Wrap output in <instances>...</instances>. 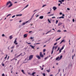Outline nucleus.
I'll return each mask as SVG.
<instances>
[{
	"mask_svg": "<svg viewBox=\"0 0 76 76\" xmlns=\"http://www.w3.org/2000/svg\"><path fill=\"white\" fill-rule=\"evenodd\" d=\"M60 15H62V13L61 12H60V13H59Z\"/></svg>",
	"mask_w": 76,
	"mask_h": 76,
	"instance_id": "nucleus-59",
	"label": "nucleus"
},
{
	"mask_svg": "<svg viewBox=\"0 0 76 76\" xmlns=\"http://www.w3.org/2000/svg\"><path fill=\"white\" fill-rule=\"evenodd\" d=\"M54 16V14H52L50 15L49 16Z\"/></svg>",
	"mask_w": 76,
	"mask_h": 76,
	"instance_id": "nucleus-31",
	"label": "nucleus"
},
{
	"mask_svg": "<svg viewBox=\"0 0 76 76\" xmlns=\"http://www.w3.org/2000/svg\"><path fill=\"white\" fill-rule=\"evenodd\" d=\"M58 73H59V72H60V69H59L58 70Z\"/></svg>",
	"mask_w": 76,
	"mask_h": 76,
	"instance_id": "nucleus-44",
	"label": "nucleus"
},
{
	"mask_svg": "<svg viewBox=\"0 0 76 76\" xmlns=\"http://www.w3.org/2000/svg\"><path fill=\"white\" fill-rule=\"evenodd\" d=\"M51 32V30L49 31H48V32L49 33V32Z\"/></svg>",
	"mask_w": 76,
	"mask_h": 76,
	"instance_id": "nucleus-53",
	"label": "nucleus"
},
{
	"mask_svg": "<svg viewBox=\"0 0 76 76\" xmlns=\"http://www.w3.org/2000/svg\"><path fill=\"white\" fill-rule=\"evenodd\" d=\"M57 32H61V30H58L57 31Z\"/></svg>",
	"mask_w": 76,
	"mask_h": 76,
	"instance_id": "nucleus-39",
	"label": "nucleus"
},
{
	"mask_svg": "<svg viewBox=\"0 0 76 76\" xmlns=\"http://www.w3.org/2000/svg\"><path fill=\"white\" fill-rule=\"evenodd\" d=\"M58 6H60V4H58Z\"/></svg>",
	"mask_w": 76,
	"mask_h": 76,
	"instance_id": "nucleus-62",
	"label": "nucleus"
},
{
	"mask_svg": "<svg viewBox=\"0 0 76 76\" xmlns=\"http://www.w3.org/2000/svg\"><path fill=\"white\" fill-rule=\"evenodd\" d=\"M39 56L40 57H42V58H43V57H44V55H42V52H40Z\"/></svg>",
	"mask_w": 76,
	"mask_h": 76,
	"instance_id": "nucleus-3",
	"label": "nucleus"
},
{
	"mask_svg": "<svg viewBox=\"0 0 76 76\" xmlns=\"http://www.w3.org/2000/svg\"><path fill=\"white\" fill-rule=\"evenodd\" d=\"M62 16H64V14H63L62 15Z\"/></svg>",
	"mask_w": 76,
	"mask_h": 76,
	"instance_id": "nucleus-63",
	"label": "nucleus"
},
{
	"mask_svg": "<svg viewBox=\"0 0 76 76\" xmlns=\"http://www.w3.org/2000/svg\"><path fill=\"white\" fill-rule=\"evenodd\" d=\"M57 46H56L55 47V50H56V48H57Z\"/></svg>",
	"mask_w": 76,
	"mask_h": 76,
	"instance_id": "nucleus-41",
	"label": "nucleus"
},
{
	"mask_svg": "<svg viewBox=\"0 0 76 76\" xmlns=\"http://www.w3.org/2000/svg\"><path fill=\"white\" fill-rule=\"evenodd\" d=\"M74 56H75V54H74V55H72V59L73 60V57H74Z\"/></svg>",
	"mask_w": 76,
	"mask_h": 76,
	"instance_id": "nucleus-28",
	"label": "nucleus"
},
{
	"mask_svg": "<svg viewBox=\"0 0 76 76\" xmlns=\"http://www.w3.org/2000/svg\"><path fill=\"white\" fill-rule=\"evenodd\" d=\"M17 39H15V41L14 42V44H15V45H17V44H18L17 43H16L17 42V41H16Z\"/></svg>",
	"mask_w": 76,
	"mask_h": 76,
	"instance_id": "nucleus-5",
	"label": "nucleus"
},
{
	"mask_svg": "<svg viewBox=\"0 0 76 76\" xmlns=\"http://www.w3.org/2000/svg\"><path fill=\"white\" fill-rule=\"evenodd\" d=\"M48 57L45 58V60H47V58H48Z\"/></svg>",
	"mask_w": 76,
	"mask_h": 76,
	"instance_id": "nucleus-29",
	"label": "nucleus"
},
{
	"mask_svg": "<svg viewBox=\"0 0 76 76\" xmlns=\"http://www.w3.org/2000/svg\"><path fill=\"white\" fill-rule=\"evenodd\" d=\"M28 44H31V43H27Z\"/></svg>",
	"mask_w": 76,
	"mask_h": 76,
	"instance_id": "nucleus-48",
	"label": "nucleus"
},
{
	"mask_svg": "<svg viewBox=\"0 0 76 76\" xmlns=\"http://www.w3.org/2000/svg\"><path fill=\"white\" fill-rule=\"evenodd\" d=\"M22 53H21L19 55H18L16 56V58H18V57H20L21 56V55H22Z\"/></svg>",
	"mask_w": 76,
	"mask_h": 76,
	"instance_id": "nucleus-6",
	"label": "nucleus"
},
{
	"mask_svg": "<svg viewBox=\"0 0 76 76\" xmlns=\"http://www.w3.org/2000/svg\"><path fill=\"white\" fill-rule=\"evenodd\" d=\"M43 76H45V73H44L43 74Z\"/></svg>",
	"mask_w": 76,
	"mask_h": 76,
	"instance_id": "nucleus-42",
	"label": "nucleus"
},
{
	"mask_svg": "<svg viewBox=\"0 0 76 76\" xmlns=\"http://www.w3.org/2000/svg\"><path fill=\"white\" fill-rule=\"evenodd\" d=\"M22 15V14H18L16 15V16H21Z\"/></svg>",
	"mask_w": 76,
	"mask_h": 76,
	"instance_id": "nucleus-14",
	"label": "nucleus"
},
{
	"mask_svg": "<svg viewBox=\"0 0 76 76\" xmlns=\"http://www.w3.org/2000/svg\"><path fill=\"white\" fill-rule=\"evenodd\" d=\"M2 37H4V34H3L2 35Z\"/></svg>",
	"mask_w": 76,
	"mask_h": 76,
	"instance_id": "nucleus-45",
	"label": "nucleus"
},
{
	"mask_svg": "<svg viewBox=\"0 0 76 76\" xmlns=\"http://www.w3.org/2000/svg\"><path fill=\"white\" fill-rule=\"evenodd\" d=\"M45 6H46V5H43V6H42V7H45Z\"/></svg>",
	"mask_w": 76,
	"mask_h": 76,
	"instance_id": "nucleus-38",
	"label": "nucleus"
},
{
	"mask_svg": "<svg viewBox=\"0 0 76 76\" xmlns=\"http://www.w3.org/2000/svg\"><path fill=\"white\" fill-rule=\"evenodd\" d=\"M58 2H60V4H62V2L61 1H58Z\"/></svg>",
	"mask_w": 76,
	"mask_h": 76,
	"instance_id": "nucleus-26",
	"label": "nucleus"
},
{
	"mask_svg": "<svg viewBox=\"0 0 76 76\" xmlns=\"http://www.w3.org/2000/svg\"><path fill=\"white\" fill-rule=\"evenodd\" d=\"M35 73H36V72H33V73H32V75L33 76H34V74H35Z\"/></svg>",
	"mask_w": 76,
	"mask_h": 76,
	"instance_id": "nucleus-19",
	"label": "nucleus"
},
{
	"mask_svg": "<svg viewBox=\"0 0 76 76\" xmlns=\"http://www.w3.org/2000/svg\"><path fill=\"white\" fill-rule=\"evenodd\" d=\"M46 71H47V72H48V73H49V72H50V69L49 70H46Z\"/></svg>",
	"mask_w": 76,
	"mask_h": 76,
	"instance_id": "nucleus-22",
	"label": "nucleus"
},
{
	"mask_svg": "<svg viewBox=\"0 0 76 76\" xmlns=\"http://www.w3.org/2000/svg\"><path fill=\"white\" fill-rule=\"evenodd\" d=\"M64 0H61V1L62 2H64Z\"/></svg>",
	"mask_w": 76,
	"mask_h": 76,
	"instance_id": "nucleus-46",
	"label": "nucleus"
},
{
	"mask_svg": "<svg viewBox=\"0 0 76 76\" xmlns=\"http://www.w3.org/2000/svg\"><path fill=\"white\" fill-rule=\"evenodd\" d=\"M2 66H4V64L2 63Z\"/></svg>",
	"mask_w": 76,
	"mask_h": 76,
	"instance_id": "nucleus-37",
	"label": "nucleus"
},
{
	"mask_svg": "<svg viewBox=\"0 0 76 76\" xmlns=\"http://www.w3.org/2000/svg\"><path fill=\"white\" fill-rule=\"evenodd\" d=\"M65 42V41L64 40H63L61 41L60 44H61V43H62V42Z\"/></svg>",
	"mask_w": 76,
	"mask_h": 76,
	"instance_id": "nucleus-15",
	"label": "nucleus"
},
{
	"mask_svg": "<svg viewBox=\"0 0 76 76\" xmlns=\"http://www.w3.org/2000/svg\"><path fill=\"white\" fill-rule=\"evenodd\" d=\"M57 44V43H55V44H54V45H56Z\"/></svg>",
	"mask_w": 76,
	"mask_h": 76,
	"instance_id": "nucleus-52",
	"label": "nucleus"
},
{
	"mask_svg": "<svg viewBox=\"0 0 76 76\" xmlns=\"http://www.w3.org/2000/svg\"><path fill=\"white\" fill-rule=\"evenodd\" d=\"M2 76H4V74H3L2 75Z\"/></svg>",
	"mask_w": 76,
	"mask_h": 76,
	"instance_id": "nucleus-54",
	"label": "nucleus"
},
{
	"mask_svg": "<svg viewBox=\"0 0 76 76\" xmlns=\"http://www.w3.org/2000/svg\"><path fill=\"white\" fill-rule=\"evenodd\" d=\"M46 50H45V49H44L43 50V53H44V52H45Z\"/></svg>",
	"mask_w": 76,
	"mask_h": 76,
	"instance_id": "nucleus-34",
	"label": "nucleus"
},
{
	"mask_svg": "<svg viewBox=\"0 0 76 76\" xmlns=\"http://www.w3.org/2000/svg\"><path fill=\"white\" fill-rule=\"evenodd\" d=\"M38 16H39V15H37L36 16V18H37V17H38Z\"/></svg>",
	"mask_w": 76,
	"mask_h": 76,
	"instance_id": "nucleus-57",
	"label": "nucleus"
},
{
	"mask_svg": "<svg viewBox=\"0 0 76 76\" xmlns=\"http://www.w3.org/2000/svg\"><path fill=\"white\" fill-rule=\"evenodd\" d=\"M54 48H55V47L54 46H53L52 48V51H54Z\"/></svg>",
	"mask_w": 76,
	"mask_h": 76,
	"instance_id": "nucleus-25",
	"label": "nucleus"
},
{
	"mask_svg": "<svg viewBox=\"0 0 76 76\" xmlns=\"http://www.w3.org/2000/svg\"><path fill=\"white\" fill-rule=\"evenodd\" d=\"M62 24V23H60L58 24V26H60V25H61Z\"/></svg>",
	"mask_w": 76,
	"mask_h": 76,
	"instance_id": "nucleus-17",
	"label": "nucleus"
},
{
	"mask_svg": "<svg viewBox=\"0 0 76 76\" xmlns=\"http://www.w3.org/2000/svg\"><path fill=\"white\" fill-rule=\"evenodd\" d=\"M67 10H70V8H67Z\"/></svg>",
	"mask_w": 76,
	"mask_h": 76,
	"instance_id": "nucleus-47",
	"label": "nucleus"
},
{
	"mask_svg": "<svg viewBox=\"0 0 76 76\" xmlns=\"http://www.w3.org/2000/svg\"><path fill=\"white\" fill-rule=\"evenodd\" d=\"M21 72H23V74H25V72H24V71H23V70H21Z\"/></svg>",
	"mask_w": 76,
	"mask_h": 76,
	"instance_id": "nucleus-20",
	"label": "nucleus"
},
{
	"mask_svg": "<svg viewBox=\"0 0 76 76\" xmlns=\"http://www.w3.org/2000/svg\"><path fill=\"white\" fill-rule=\"evenodd\" d=\"M44 18V16H40L39 17V19H43Z\"/></svg>",
	"mask_w": 76,
	"mask_h": 76,
	"instance_id": "nucleus-12",
	"label": "nucleus"
},
{
	"mask_svg": "<svg viewBox=\"0 0 76 76\" xmlns=\"http://www.w3.org/2000/svg\"><path fill=\"white\" fill-rule=\"evenodd\" d=\"M51 12H49L48 13V14H50Z\"/></svg>",
	"mask_w": 76,
	"mask_h": 76,
	"instance_id": "nucleus-56",
	"label": "nucleus"
},
{
	"mask_svg": "<svg viewBox=\"0 0 76 76\" xmlns=\"http://www.w3.org/2000/svg\"><path fill=\"white\" fill-rule=\"evenodd\" d=\"M33 58V55H31L29 56V60H32Z\"/></svg>",
	"mask_w": 76,
	"mask_h": 76,
	"instance_id": "nucleus-2",
	"label": "nucleus"
},
{
	"mask_svg": "<svg viewBox=\"0 0 76 76\" xmlns=\"http://www.w3.org/2000/svg\"><path fill=\"white\" fill-rule=\"evenodd\" d=\"M48 22H49V23H51V21H50V20L49 19H48Z\"/></svg>",
	"mask_w": 76,
	"mask_h": 76,
	"instance_id": "nucleus-36",
	"label": "nucleus"
},
{
	"mask_svg": "<svg viewBox=\"0 0 76 76\" xmlns=\"http://www.w3.org/2000/svg\"><path fill=\"white\" fill-rule=\"evenodd\" d=\"M11 2L10 1H9V2H8L7 4V6H8L9 5V4H11Z\"/></svg>",
	"mask_w": 76,
	"mask_h": 76,
	"instance_id": "nucleus-10",
	"label": "nucleus"
},
{
	"mask_svg": "<svg viewBox=\"0 0 76 76\" xmlns=\"http://www.w3.org/2000/svg\"><path fill=\"white\" fill-rule=\"evenodd\" d=\"M64 32H67V31H66V30H64Z\"/></svg>",
	"mask_w": 76,
	"mask_h": 76,
	"instance_id": "nucleus-61",
	"label": "nucleus"
},
{
	"mask_svg": "<svg viewBox=\"0 0 76 76\" xmlns=\"http://www.w3.org/2000/svg\"><path fill=\"white\" fill-rule=\"evenodd\" d=\"M43 69H44V68H42V69H41V70H43Z\"/></svg>",
	"mask_w": 76,
	"mask_h": 76,
	"instance_id": "nucleus-58",
	"label": "nucleus"
},
{
	"mask_svg": "<svg viewBox=\"0 0 76 76\" xmlns=\"http://www.w3.org/2000/svg\"><path fill=\"white\" fill-rule=\"evenodd\" d=\"M27 37V34H26L24 35V37L26 38V37Z\"/></svg>",
	"mask_w": 76,
	"mask_h": 76,
	"instance_id": "nucleus-16",
	"label": "nucleus"
},
{
	"mask_svg": "<svg viewBox=\"0 0 76 76\" xmlns=\"http://www.w3.org/2000/svg\"><path fill=\"white\" fill-rule=\"evenodd\" d=\"M31 19H32V18H31L30 19V20H29V22L31 20Z\"/></svg>",
	"mask_w": 76,
	"mask_h": 76,
	"instance_id": "nucleus-60",
	"label": "nucleus"
},
{
	"mask_svg": "<svg viewBox=\"0 0 76 76\" xmlns=\"http://www.w3.org/2000/svg\"><path fill=\"white\" fill-rule=\"evenodd\" d=\"M7 55L6 56V57L5 58V59H6V58H7Z\"/></svg>",
	"mask_w": 76,
	"mask_h": 76,
	"instance_id": "nucleus-35",
	"label": "nucleus"
},
{
	"mask_svg": "<svg viewBox=\"0 0 76 76\" xmlns=\"http://www.w3.org/2000/svg\"><path fill=\"white\" fill-rule=\"evenodd\" d=\"M52 19H53V18H56L55 17H53L52 18Z\"/></svg>",
	"mask_w": 76,
	"mask_h": 76,
	"instance_id": "nucleus-50",
	"label": "nucleus"
},
{
	"mask_svg": "<svg viewBox=\"0 0 76 76\" xmlns=\"http://www.w3.org/2000/svg\"><path fill=\"white\" fill-rule=\"evenodd\" d=\"M53 50H52V52L51 53V54H53Z\"/></svg>",
	"mask_w": 76,
	"mask_h": 76,
	"instance_id": "nucleus-43",
	"label": "nucleus"
},
{
	"mask_svg": "<svg viewBox=\"0 0 76 76\" xmlns=\"http://www.w3.org/2000/svg\"><path fill=\"white\" fill-rule=\"evenodd\" d=\"M62 57H63V56H62V55L60 57H59V56H58L56 58V60H58V61H59L62 58Z\"/></svg>",
	"mask_w": 76,
	"mask_h": 76,
	"instance_id": "nucleus-1",
	"label": "nucleus"
},
{
	"mask_svg": "<svg viewBox=\"0 0 76 76\" xmlns=\"http://www.w3.org/2000/svg\"><path fill=\"white\" fill-rule=\"evenodd\" d=\"M15 15H13L12 16V18H15Z\"/></svg>",
	"mask_w": 76,
	"mask_h": 76,
	"instance_id": "nucleus-40",
	"label": "nucleus"
},
{
	"mask_svg": "<svg viewBox=\"0 0 76 76\" xmlns=\"http://www.w3.org/2000/svg\"><path fill=\"white\" fill-rule=\"evenodd\" d=\"M30 47H31L32 48V49H35V48H34V46H32V45H30Z\"/></svg>",
	"mask_w": 76,
	"mask_h": 76,
	"instance_id": "nucleus-9",
	"label": "nucleus"
},
{
	"mask_svg": "<svg viewBox=\"0 0 76 76\" xmlns=\"http://www.w3.org/2000/svg\"><path fill=\"white\" fill-rule=\"evenodd\" d=\"M58 20H56V24H57V23H58Z\"/></svg>",
	"mask_w": 76,
	"mask_h": 76,
	"instance_id": "nucleus-23",
	"label": "nucleus"
},
{
	"mask_svg": "<svg viewBox=\"0 0 76 76\" xmlns=\"http://www.w3.org/2000/svg\"><path fill=\"white\" fill-rule=\"evenodd\" d=\"M28 6H29V5L28 4L27 5H26V7H24V8L23 9H23H25V8H26V7H27Z\"/></svg>",
	"mask_w": 76,
	"mask_h": 76,
	"instance_id": "nucleus-21",
	"label": "nucleus"
},
{
	"mask_svg": "<svg viewBox=\"0 0 76 76\" xmlns=\"http://www.w3.org/2000/svg\"><path fill=\"white\" fill-rule=\"evenodd\" d=\"M72 21L73 22H75V20L74 19H73Z\"/></svg>",
	"mask_w": 76,
	"mask_h": 76,
	"instance_id": "nucleus-49",
	"label": "nucleus"
},
{
	"mask_svg": "<svg viewBox=\"0 0 76 76\" xmlns=\"http://www.w3.org/2000/svg\"><path fill=\"white\" fill-rule=\"evenodd\" d=\"M15 48V46H12L11 48V49H12L13 48Z\"/></svg>",
	"mask_w": 76,
	"mask_h": 76,
	"instance_id": "nucleus-27",
	"label": "nucleus"
},
{
	"mask_svg": "<svg viewBox=\"0 0 76 76\" xmlns=\"http://www.w3.org/2000/svg\"><path fill=\"white\" fill-rule=\"evenodd\" d=\"M50 76H53V75H50Z\"/></svg>",
	"mask_w": 76,
	"mask_h": 76,
	"instance_id": "nucleus-64",
	"label": "nucleus"
},
{
	"mask_svg": "<svg viewBox=\"0 0 76 76\" xmlns=\"http://www.w3.org/2000/svg\"><path fill=\"white\" fill-rule=\"evenodd\" d=\"M11 15V14H8L7 16V17H8L9 16H10Z\"/></svg>",
	"mask_w": 76,
	"mask_h": 76,
	"instance_id": "nucleus-32",
	"label": "nucleus"
},
{
	"mask_svg": "<svg viewBox=\"0 0 76 76\" xmlns=\"http://www.w3.org/2000/svg\"><path fill=\"white\" fill-rule=\"evenodd\" d=\"M64 49V46H63L62 47V48L61 49V50H63V49Z\"/></svg>",
	"mask_w": 76,
	"mask_h": 76,
	"instance_id": "nucleus-30",
	"label": "nucleus"
},
{
	"mask_svg": "<svg viewBox=\"0 0 76 76\" xmlns=\"http://www.w3.org/2000/svg\"><path fill=\"white\" fill-rule=\"evenodd\" d=\"M28 22H29V20H28V21L26 22L25 23H23L22 25V26L23 25H25L26 23H28Z\"/></svg>",
	"mask_w": 76,
	"mask_h": 76,
	"instance_id": "nucleus-4",
	"label": "nucleus"
},
{
	"mask_svg": "<svg viewBox=\"0 0 76 76\" xmlns=\"http://www.w3.org/2000/svg\"><path fill=\"white\" fill-rule=\"evenodd\" d=\"M60 38H61V37H60L59 38H58L57 39H56V41H58V40H59V39H60Z\"/></svg>",
	"mask_w": 76,
	"mask_h": 76,
	"instance_id": "nucleus-18",
	"label": "nucleus"
},
{
	"mask_svg": "<svg viewBox=\"0 0 76 76\" xmlns=\"http://www.w3.org/2000/svg\"><path fill=\"white\" fill-rule=\"evenodd\" d=\"M36 44H40V43H37Z\"/></svg>",
	"mask_w": 76,
	"mask_h": 76,
	"instance_id": "nucleus-55",
	"label": "nucleus"
},
{
	"mask_svg": "<svg viewBox=\"0 0 76 76\" xmlns=\"http://www.w3.org/2000/svg\"><path fill=\"white\" fill-rule=\"evenodd\" d=\"M53 9L54 10H56V9H57V8L55 7H53Z\"/></svg>",
	"mask_w": 76,
	"mask_h": 76,
	"instance_id": "nucleus-11",
	"label": "nucleus"
},
{
	"mask_svg": "<svg viewBox=\"0 0 76 76\" xmlns=\"http://www.w3.org/2000/svg\"><path fill=\"white\" fill-rule=\"evenodd\" d=\"M12 6V4H10L9 5V7H11V6Z\"/></svg>",
	"mask_w": 76,
	"mask_h": 76,
	"instance_id": "nucleus-24",
	"label": "nucleus"
},
{
	"mask_svg": "<svg viewBox=\"0 0 76 76\" xmlns=\"http://www.w3.org/2000/svg\"><path fill=\"white\" fill-rule=\"evenodd\" d=\"M61 18H62V19H64V18L63 16L60 17L59 18H57V19H61Z\"/></svg>",
	"mask_w": 76,
	"mask_h": 76,
	"instance_id": "nucleus-8",
	"label": "nucleus"
},
{
	"mask_svg": "<svg viewBox=\"0 0 76 76\" xmlns=\"http://www.w3.org/2000/svg\"><path fill=\"white\" fill-rule=\"evenodd\" d=\"M61 49H60V50H59V53H60L61 52Z\"/></svg>",
	"mask_w": 76,
	"mask_h": 76,
	"instance_id": "nucleus-33",
	"label": "nucleus"
},
{
	"mask_svg": "<svg viewBox=\"0 0 76 76\" xmlns=\"http://www.w3.org/2000/svg\"><path fill=\"white\" fill-rule=\"evenodd\" d=\"M36 57L37 58H38V59H41V57H40L39 56L37 55H36Z\"/></svg>",
	"mask_w": 76,
	"mask_h": 76,
	"instance_id": "nucleus-7",
	"label": "nucleus"
},
{
	"mask_svg": "<svg viewBox=\"0 0 76 76\" xmlns=\"http://www.w3.org/2000/svg\"><path fill=\"white\" fill-rule=\"evenodd\" d=\"M30 39H33V37H31L30 38Z\"/></svg>",
	"mask_w": 76,
	"mask_h": 76,
	"instance_id": "nucleus-51",
	"label": "nucleus"
},
{
	"mask_svg": "<svg viewBox=\"0 0 76 76\" xmlns=\"http://www.w3.org/2000/svg\"><path fill=\"white\" fill-rule=\"evenodd\" d=\"M9 38L10 39H12L13 38V36H12V35L10 36Z\"/></svg>",
	"mask_w": 76,
	"mask_h": 76,
	"instance_id": "nucleus-13",
	"label": "nucleus"
}]
</instances>
